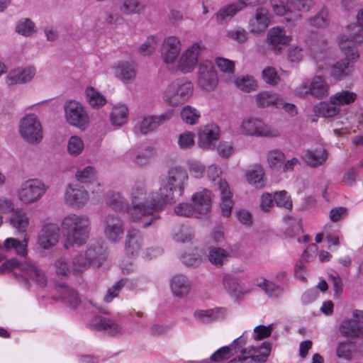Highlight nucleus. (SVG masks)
Returning <instances> with one entry per match:
<instances>
[{
  "label": "nucleus",
  "mask_w": 363,
  "mask_h": 363,
  "mask_svg": "<svg viewBox=\"0 0 363 363\" xmlns=\"http://www.w3.org/2000/svg\"><path fill=\"white\" fill-rule=\"evenodd\" d=\"M337 105L327 102H320L314 107V111L319 116L325 118L333 117L337 115L339 112V108L336 107Z\"/></svg>",
  "instance_id": "50"
},
{
  "label": "nucleus",
  "mask_w": 363,
  "mask_h": 363,
  "mask_svg": "<svg viewBox=\"0 0 363 363\" xmlns=\"http://www.w3.org/2000/svg\"><path fill=\"white\" fill-rule=\"evenodd\" d=\"M291 38L286 34V31L279 27L272 28L268 33V40L276 53H281L284 47L288 45Z\"/></svg>",
  "instance_id": "24"
},
{
  "label": "nucleus",
  "mask_w": 363,
  "mask_h": 363,
  "mask_svg": "<svg viewBox=\"0 0 363 363\" xmlns=\"http://www.w3.org/2000/svg\"><path fill=\"white\" fill-rule=\"evenodd\" d=\"M284 159V154L279 150H271L267 155V161L272 168H275L277 164L282 163Z\"/></svg>",
  "instance_id": "64"
},
{
  "label": "nucleus",
  "mask_w": 363,
  "mask_h": 363,
  "mask_svg": "<svg viewBox=\"0 0 363 363\" xmlns=\"http://www.w3.org/2000/svg\"><path fill=\"white\" fill-rule=\"evenodd\" d=\"M60 239V228L52 223L47 224L41 228L38 235L37 243L43 250L55 247Z\"/></svg>",
  "instance_id": "18"
},
{
  "label": "nucleus",
  "mask_w": 363,
  "mask_h": 363,
  "mask_svg": "<svg viewBox=\"0 0 363 363\" xmlns=\"http://www.w3.org/2000/svg\"><path fill=\"white\" fill-rule=\"evenodd\" d=\"M180 114L183 121L190 125L198 123L201 117L200 112L191 106H185L183 107Z\"/></svg>",
  "instance_id": "49"
},
{
  "label": "nucleus",
  "mask_w": 363,
  "mask_h": 363,
  "mask_svg": "<svg viewBox=\"0 0 363 363\" xmlns=\"http://www.w3.org/2000/svg\"><path fill=\"white\" fill-rule=\"evenodd\" d=\"M35 74V70L33 67L26 69H18L9 72L7 77V82L9 84L17 83H26L30 81Z\"/></svg>",
  "instance_id": "31"
},
{
  "label": "nucleus",
  "mask_w": 363,
  "mask_h": 363,
  "mask_svg": "<svg viewBox=\"0 0 363 363\" xmlns=\"http://www.w3.org/2000/svg\"><path fill=\"white\" fill-rule=\"evenodd\" d=\"M329 86L325 79L320 76L314 77L311 82L306 81L299 85L295 91L296 95L304 97L311 94L317 99L328 96Z\"/></svg>",
  "instance_id": "12"
},
{
  "label": "nucleus",
  "mask_w": 363,
  "mask_h": 363,
  "mask_svg": "<svg viewBox=\"0 0 363 363\" xmlns=\"http://www.w3.org/2000/svg\"><path fill=\"white\" fill-rule=\"evenodd\" d=\"M357 23L347 26L350 33L349 40H352L354 45L363 40V9L359 10L357 15Z\"/></svg>",
  "instance_id": "35"
},
{
  "label": "nucleus",
  "mask_w": 363,
  "mask_h": 363,
  "mask_svg": "<svg viewBox=\"0 0 363 363\" xmlns=\"http://www.w3.org/2000/svg\"><path fill=\"white\" fill-rule=\"evenodd\" d=\"M91 265L84 252L76 255L72 260L71 272L76 276H79L86 271Z\"/></svg>",
  "instance_id": "40"
},
{
  "label": "nucleus",
  "mask_w": 363,
  "mask_h": 363,
  "mask_svg": "<svg viewBox=\"0 0 363 363\" xmlns=\"http://www.w3.org/2000/svg\"><path fill=\"white\" fill-rule=\"evenodd\" d=\"M48 187L40 180L29 179L25 182L18 191V199L24 203H34L45 194Z\"/></svg>",
  "instance_id": "11"
},
{
  "label": "nucleus",
  "mask_w": 363,
  "mask_h": 363,
  "mask_svg": "<svg viewBox=\"0 0 363 363\" xmlns=\"http://www.w3.org/2000/svg\"><path fill=\"white\" fill-rule=\"evenodd\" d=\"M89 328L92 330L106 331L111 335H116L123 333L122 327L113 320L101 316H94L89 323Z\"/></svg>",
  "instance_id": "22"
},
{
  "label": "nucleus",
  "mask_w": 363,
  "mask_h": 363,
  "mask_svg": "<svg viewBox=\"0 0 363 363\" xmlns=\"http://www.w3.org/2000/svg\"><path fill=\"white\" fill-rule=\"evenodd\" d=\"M219 191L221 196L220 209L221 213L225 217H228L231 214L233 201L231 199L232 194L230 191L227 182H220Z\"/></svg>",
  "instance_id": "32"
},
{
  "label": "nucleus",
  "mask_w": 363,
  "mask_h": 363,
  "mask_svg": "<svg viewBox=\"0 0 363 363\" xmlns=\"http://www.w3.org/2000/svg\"><path fill=\"white\" fill-rule=\"evenodd\" d=\"M85 94L87 102L94 108H99L106 104L104 96L91 86L86 89Z\"/></svg>",
  "instance_id": "46"
},
{
  "label": "nucleus",
  "mask_w": 363,
  "mask_h": 363,
  "mask_svg": "<svg viewBox=\"0 0 363 363\" xmlns=\"http://www.w3.org/2000/svg\"><path fill=\"white\" fill-rule=\"evenodd\" d=\"M357 99V94L349 91H341L330 96L331 104L341 106L353 103Z\"/></svg>",
  "instance_id": "47"
},
{
  "label": "nucleus",
  "mask_w": 363,
  "mask_h": 363,
  "mask_svg": "<svg viewBox=\"0 0 363 363\" xmlns=\"http://www.w3.org/2000/svg\"><path fill=\"white\" fill-rule=\"evenodd\" d=\"M18 132L21 138L30 145L39 144L43 138L41 122L34 113L26 114L20 120Z\"/></svg>",
  "instance_id": "8"
},
{
  "label": "nucleus",
  "mask_w": 363,
  "mask_h": 363,
  "mask_svg": "<svg viewBox=\"0 0 363 363\" xmlns=\"http://www.w3.org/2000/svg\"><path fill=\"white\" fill-rule=\"evenodd\" d=\"M65 116L67 122L84 130L89 125V118L84 107L74 100L67 101L64 105Z\"/></svg>",
  "instance_id": "9"
},
{
  "label": "nucleus",
  "mask_w": 363,
  "mask_h": 363,
  "mask_svg": "<svg viewBox=\"0 0 363 363\" xmlns=\"http://www.w3.org/2000/svg\"><path fill=\"white\" fill-rule=\"evenodd\" d=\"M116 74L119 79L125 83H130L135 78V70L134 67L128 63L119 64Z\"/></svg>",
  "instance_id": "48"
},
{
  "label": "nucleus",
  "mask_w": 363,
  "mask_h": 363,
  "mask_svg": "<svg viewBox=\"0 0 363 363\" xmlns=\"http://www.w3.org/2000/svg\"><path fill=\"white\" fill-rule=\"evenodd\" d=\"M194 236L192 228L189 226L182 225L174 233L173 238L178 242H190Z\"/></svg>",
  "instance_id": "52"
},
{
  "label": "nucleus",
  "mask_w": 363,
  "mask_h": 363,
  "mask_svg": "<svg viewBox=\"0 0 363 363\" xmlns=\"http://www.w3.org/2000/svg\"><path fill=\"white\" fill-rule=\"evenodd\" d=\"M35 24L28 18L21 21L17 26L16 31L23 35L29 36L35 30Z\"/></svg>",
  "instance_id": "60"
},
{
  "label": "nucleus",
  "mask_w": 363,
  "mask_h": 363,
  "mask_svg": "<svg viewBox=\"0 0 363 363\" xmlns=\"http://www.w3.org/2000/svg\"><path fill=\"white\" fill-rule=\"evenodd\" d=\"M254 284L259 288L262 289L269 297L277 298L283 292V289L279 285L264 278H255Z\"/></svg>",
  "instance_id": "34"
},
{
  "label": "nucleus",
  "mask_w": 363,
  "mask_h": 363,
  "mask_svg": "<svg viewBox=\"0 0 363 363\" xmlns=\"http://www.w3.org/2000/svg\"><path fill=\"white\" fill-rule=\"evenodd\" d=\"M188 178V174L184 168L180 166L170 167L159 191L152 195L151 206H149L145 212L155 213L161 210L164 205L175 202V194L179 196L183 194Z\"/></svg>",
  "instance_id": "1"
},
{
  "label": "nucleus",
  "mask_w": 363,
  "mask_h": 363,
  "mask_svg": "<svg viewBox=\"0 0 363 363\" xmlns=\"http://www.w3.org/2000/svg\"><path fill=\"white\" fill-rule=\"evenodd\" d=\"M272 15L264 7L257 9L255 16L249 21V28L251 33L259 34L264 33L271 23Z\"/></svg>",
  "instance_id": "20"
},
{
  "label": "nucleus",
  "mask_w": 363,
  "mask_h": 363,
  "mask_svg": "<svg viewBox=\"0 0 363 363\" xmlns=\"http://www.w3.org/2000/svg\"><path fill=\"white\" fill-rule=\"evenodd\" d=\"M211 192L207 189L195 193L192 196L193 207L198 216L208 213L211 208Z\"/></svg>",
  "instance_id": "25"
},
{
  "label": "nucleus",
  "mask_w": 363,
  "mask_h": 363,
  "mask_svg": "<svg viewBox=\"0 0 363 363\" xmlns=\"http://www.w3.org/2000/svg\"><path fill=\"white\" fill-rule=\"evenodd\" d=\"M7 272H13L16 277L20 276L22 278L21 284L28 289L30 288L28 279H32L41 287L45 286L47 284V277L45 273L30 262H21L16 258L6 260L0 266V274Z\"/></svg>",
  "instance_id": "2"
},
{
  "label": "nucleus",
  "mask_w": 363,
  "mask_h": 363,
  "mask_svg": "<svg viewBox=\"0 0 363 363\" xmlns=\"http://www.w3.org/2000/svg\"><path fill=\"white\" fill-rule=\"evenodd\" d=\"M155 155L154 149L150 146L132 149L127 152V156L139 166L147 165L150 157Z\"/></svg>",
  "instance_id": "29"
},
{
  "label": "nucleus",
  "mask_w": 363,
  "mask_h": 363,
  "mask_svg": "<svg viewBox=\"0 0 363 363\" xmlns=\"http://www.w3.org/2000/svg\"><path fill=\"white\" fill-rule=\"evenodd\" d=\"M104 233L109 242H119L124 234L123 220L116 215L108 214L104 218Z\"/></svg>",
  "instance_id": "16"
},
{
  "label": "nucleus",
  "mask_w": 363,
  "mask_h": 363,
  "mask_svg": "<svg viewBox=\"0 0 363 363\" xmlns=\"http://www.w3.org/2000/svg\"><path fill=\"white\" fill-rule=\"evenodd\" d=\"M339 45L345 55V58L337 62L331 68V76L336 79H342L349 76L352 71L350 61L357 60L359 55L356 45L345 35L339 38Z\"/></svg>",
  "instance_id": "5"
},
{
  "label": "nucleus",
  "mask_w": 363,
  "mask_h": 363,
  "mask_svg": "<svg viewBox=\"0 0 363 363\" xmlns=\"http://www.w3.org/2000/svg\"><path fill=\"white\" fill-rule=\"evenodd\" d=\"M257 105L259 107L264 108L270 106H274L280 108L282 104V99L272 92L262 91L256 96Z\"/></svg>",
  "instance_id": "36"
},
{
  "label": "nucleus",
  "mask_w": 363,
  "mask_h": 363,
  "mask_svg": "<svg viewBox=\"0 0 363 363\" xmlns=\"http://www.w3.org/2000/svg\"><path fill=\"white\" fill-rule=\"evenodd\" d=\"M191 283L184 275L177 274L170 281V288L172 294L179 298L185 297L191 290Z\"/></svg>",
  "instance_id": "27"
},
{
  "label": "nucleus",
  "mask_w": 363,
  "mask_h": 363,
  "mask_svg": "<svg viewBox=\"0 0 363 363\" xmlns=\"http://www.w3.org/2000/svg\"><path fill=\"white\" fill-rule=\"evenodd\" d=\"M341 334L348 338L363 337V328L354 320L343 321L340 327Z\"/></svg>",
  "instance_id": "33"
},
{
  "label": "nucleus",
  "mask_w": 363,
  "mask_h": 363,
  "mask_svg": "<svg viewBox=\"0 0 363 363\" xmlns=\"http://www.w3.org/2000/svg\"><path fill=\"white\" fill-rule=\"evenodd\" d=\"M143 245V239L139 230L130 229L127 232L125 242V252L128 256L138 255Z\"/></svg>",
  "instance_id": "26"
},
{
  "label": "nucleus",
  "mask_w": 363,
  "mask_h": 363,
  "mask_svg": "<svg viewBox=\"0 0 363 363\" xmlns=\"http://www.w3.org/2000/svg\"><path fill=\"white\" fill-rule=\"evenodd\" d=\"M271 350L272 344L264 342L259 347L242 349V355L230 360L228 363H264L269 356Z\"/></svg>",
  "instance_id": "10"
},
{
  "label": "nucleus",
  "mask_w": 363,
  "mask_h": 363,
  "mask_svg": "<svg viewBox=\"0 0 363 363\" xmlns=\"http://www.w3.org/2000/svg\"><path fill=\"white\" fill-rule=\"evenodd\" d=\"M236 86L245 92H250L256 90L257 84L251 77L246 76L239 77L235 80Z\"/></svg>",
  "instance_id": "55"
},
{
  "label": "nucleus",
  "mask_w": 363,
  "mask_h": 363,
  "mask_svg": "<svg viewBox=\"0 0 363 363\" xmlns=\"http://www.w3.org/2000/svg\"><path fill=\"white\" fill-rule=\"evenodd\" d=\"M96 174L95 169L91 166H87L77 172L76 178L81 183H91L95 180Z\"/></svg>",
  "instance_id": "53"
},
{
  "label": "nucleus",
  "mask_w": 363,
  "mask_h": 363,
  "mask_svg": "<svg viewBox=\"0 0 363 363\" xmlns=\"http://www.w3.org/2000/svg\"><path fill=\"white\" fill-rule=\"evenodd\" d=\"M121 11L125 14H140L145 9V6L138 0H124Z\"/></svg>",
  "instance_id": "51"
},
{
  "label": "nucleus",
  "mask_w": 363,
  "mask_h": 363,
  "mask_svg": "<svg viewBox=\"0 0 363 363\" xmlns=\"http://www.w3.org/2000/svg\"><path fill=\"white\" fill-rule=\"evenodd\" d=\"M272 9L277 15L285 16L286 21L289 23H295L301 18L300 13L293 11L290 4L288 6L282 4H274Z\"/></svg>",
  "instance_id": "43"
},
{
  "label": "nucleus",
  "mask_w": 363,
  "mask_h": 363,
  "mask_svg": "<svg viewBox=\"0 0 363 363\" xmlns=\"http://www.w3.org/2000/svg\"><path fill=\"white\" fill-rule=\"evenodd\" d=\"M84 253L90 264L96 267H100L107 257L106 247L99 242L89 245Z\"/></svg>",
  "instance_id": "23"
},
{
  "label": "nucleus",
  "mask_w": 363,
  "mask_h": 363,
  "mask_svg": "<svg viewBox=\"0 0 363 363\" xmlns=\"http://www.w3.org/2000/svg\"><path fill=\"white\" fill-rule=\"evenodd\" d=\"M174 211L178 216H184V217H198V215L194 208L193 206L186 203H182L178 204L174 208Z\"/></svg>",
  "instance_id": "63"
},
{
  "label": "nucleus",
  "mask_w": 363,
  "mask_h": 363,
  "mask_svg": "<svg viewBox=\"0 0 363 363\" xmlns=\"http://www.w3.org/2000/svg\"><path fill=\"white\" fill-rule=\"evenodd\" d=\"M228 253L220 247H213L209 251V261L216 265L221 266L223 262L228 258Z\"/></svg>",
  "instance_id": "54"
},
{
  "label": "nucleus",
  "mask_w": 363,
  "mask_h": 363,
  "mask_svg": "<svg viewBox=\"0 0 363 363\" xmlns=\"http://www.w3.org/2000/svg\"><path fill=\"white\" fill-rule=\"evenodd\" d=\"M84 149V143L79 136H72L68 140L67 150L71 155H78Z\"/></svg>",
  "instance_id": "59"
},
{
  "label": "nucleus",
  "mask_w": 363,
  "mask_h": 363,
  "mask_svg": "<svg viewBox=\"0 0 363 363\" xmlns=\"http://www.w3.org/2000/svg\"><path fill=\"white\" fill-rule=\"evenodd\" d=\"M107 203L115 211H125L130 220L140 222L143 227L150 225L153 220L154 213L145 212L149 206H145L143 204H135L129 206L119 193H109L107 196Z\"/></svg>",
  "instance_id": "4"
},
{
  "label": "nucleus",
  "mask_w": 363,
  "mask_h": 363,
  "mask_svg": "<svg viewBox=\"0 0 363 363\" xmlns=\"http://www.w3.org/2000/svg\"><path fill=\"white\" fill-rule=\"evenodd\" d=\"M242 9L238 4H231L221 8L216 13V21L220 24H223L229 21L235 13Z\"/></svg>",
  "instance_id": "42"
},
{
  "label": "nucleus",
  "mask_w": 363,
  "mask_h": 363,
  "mask_svg": "<svg viewBox=\"0 0 363 363\" xmlns=\"http://www.w3.org/2000/svg\"><path fill=\"white\" fill-rule=\"evenodd\" d=\"M327 157L328 153L326 150L322 147L314 150H307L303 156L306 162L311 167L322 164L325 162Z\"/></svg>",
  "instance_id": "37"
},
{
  "label": "nucleus",
  "mask_w": 363,
  "mask_h": 363,
  "mask_svg": "<svg viewBox=\"0 0 363 363\" xmlns=\"http://www.w3.org/2000/svg\"><path fill=\"white\" fill-rule=\"evenodd\" d=\"M61 228L68 242L81 246L89 239L91 222L85 215L69 213L62 219Z\"/></svg>",
  "instance_id": "3"
},
{
  "label": "nucleus",
  "mask_w": 363,
  "mask_h": 363,
  "mask_svg": "<svg viewBox=\"0 0 363 363\" xmlns=\"http://www.w3.org/2000/svg\"><path fill=\"white\" fill-rule=\"evenodd\" d=\"M311 26L317 28H324L329 25L330 18L327 7L323 6L313 17L308 18Z\"/></svg>",
  "instance_id": "44"
},
{
  "label": "nucleus",
  "mask_w": 363,
  "mask_h": 363,
  "mask_svg": "<svg viewBox=\"0 0 363 363\" xmlns=\"http://www.w3.org/2000/svg\"><path fill=\"white\" fill-rule=\"evenodd\" d=\"M56 290L59 293L58 298L54 297L55 300L60 299L72 308H76L80 303L78 294L72 289L65 284H59L56 286Z\"/></svg>",
  "instance_id": "30"
},
{
  "label": "nucleus",
  "mask_w": 363,
  "mask_h": 363,
  "mask_svg": "<svg viewBox=\"0 0 363 363\" xmlns=\"http://www.w3.org/2000/svg\"><path fill=\"white\" fill-rule=\"evenodd\" d=\"M220 129L216 124H208L202 127L199 133V145L203 149L213 147L219 139Z\"/></svg>",
  "instance_id": "21"
},
{
  "label": "nucleus",
  "mask_w": 363,
  "mask_h": 363,
  "mask_svg": "<svg viewBox=\"0 0 363 363\" xmlns=\"http://www.w3.org/2000/svg\"><path fill=\"white\" fill-rule=\"evenodd\" d=\"M193 84L184 78L171 82L163 93V100L169 106L176 107L184 104L192 95Z\"/></svg>",
  "instance_id": "7"
},
{
  "label": "nucleus",
  "mask_w": 363,
  "mask_h": 363,
  "mask_svg": "<svg viewBox=\"0 0 363 363\" xmlns=\"http://www.w3.org/2000/svg\"><path fill=\"white\" fill-rule=\"evenodd\" d=\"M235 352H234L232 347L229 346H224L217 350L210 357L212 362H220L230 359Z\"/></svg>",
  "instance_id": "56"
},
{
  "label": "nucleus",
  "mask_w": 363,
  "mask_h": 363,
  "mask_svg": "<svg viewBox=\"0 0 363 363\" xmlns=\"http://www.w3.org/2000/svg\"><path fill=\"white\" fill-rule=\"evenodd\" d=\"M262 78L267 84L271 85H276L280 81L279 76L276 69L272 67H267L263 69Z\"/></svg>",
  "instance_id": "62"
},
{
  "label": "nucleus",
  "mask_w": 363,
  "mask_h": 363,
  "mask_svg": "<svg viewBox=\"0 0 363 363\" xmlns=\"http://www.w3.org/2000/svg\"><path fill=\"white\" fill-rule=\"evenodd\" d=\"M240 129L243 134L251 136H278V133L276 130H271L262 120L256 118L244 119L240 125Z\"/></svg>",
  "instance_id": "13"
},
{
  "label": "nucleus",
  "mask_w": 363,
  "mask_h": 363,
  "mask_svg": "<svg viewBox=\"0 0 363 363\" xmlns=\"http://www.w3.org/2000/svg\"><path fill=\"white\" fill-rule=\"evenodd\" d=\"M274 200L276 205L279 207L286 209H291L292 208V201L286 191L275 192Z\"/></svg>",
  "instance_id": "58"
},
{
  "label": "nucleus",
  "mask_w": 363,
  "mask_h": 363,
  "mask_svg": "<svg viewBox=\"0 0 363 363\" xmlns=\"http://www.w3.org/2000/svg\"><path fill=\"white\" fill-rule=\"evenodd\" d=\"M9 221L13 228L18 233L23 234V239L20 241L16 238H7L4 242V249L14 250L18 255L23 256L27 252L28 239L26 232L29 224V219L25 212L18 210L13 213Z\"/></svg>",
  "instance_id": "6"
},
{
  "label": "nucleus",
  "mask_w": 363,
  "mask_h": 363,
  "mask_svg": "<svg viewBox=\"0 0 363 363\" xmlns=\"http://www.w3.org/2000/svg\"><path fill=\"white\" fill-rule=\"evenodd\" d=\"M128 116V108L125 104H118L113 107L110 121L113 125L121 126L126 123Z\"/></svg>",
  "instance_id": "38"
},
{
  "label": "nucleus",
  "mask_w": 363,
  "mask_h": 363,
  "mask_svg": "<svg viewBox=\"0 0 363 363\" xmlns=\"http://www.w3.org/2000/svg\"><path fill=\"white\" fill-rule=\"evenodd\" d=\"M201 50V46L198 43L189 46L179 58L177 69L184 74L191 72L198 63Z\"/></svg>",
  "instance_id": "17"
},
{
  "label": "nucleus",
  "mask_w": 363,
  "mask_h": 363,
  "mask_svg": "<svg viewBox=\"0 0 363 363\" xmlns=\"http://www.w3.org/2000/svg\"><path fill=\"white\" fill-rule=\"evenodd\" d=\"M218 77L213 63L206 60L199 65L198 84L206 91L213 90L218 84Z\"/></svg>",
  "instance_id": "14"
},
{
  "label": "nucleus",
  "mask_w": 363,
  "mask_h": 363,
  "mask_svg": "<svg viewBox=\"0 0 363 363\" xmlns=\"http://www.w3.org/2000/svg\"><path fill=\"white\" fill-rule=\"evenodd\" d=\"M130 197L132 199L133 205L137 204L136 202L139 200L143 199L146 195V189L145 184L143 182H136L132 187L130 191ZM155 193H153L155 194ZM152 195V194H151ZM152 196H150V198ZM138 204H143V203H139ZM145 206H151V199L150 201H147L145 203H143Z\"/></svg>",
  "instance_id": "45"
},
{
  "label": "nucleus",
  "mask_w": 363,
  "mask_h": 363,
  "mask_svg": "<svg viewBox=\"0 0 363 363\" xmlns=\"http://www.w3.org/2000/svg\"><path fill=\"white\" fill-rule=\"evenodd\" d=\"M264 174L263 168L259 165H255L247 171L245 175L249 184L257 189H260L264 186Z\"/></svg>",
  "instance_id": "39"
},
{
  "label": "nucleus",
  "mask_w": 363,
  "mask_h": 363,
  "mask_svg": "<svg viewBox=\"0 0 363 363\" xmlns=\"http://www.w3.org/2000/svg\"><path fill=\"white\" fill-rule=\"evenodd\" d=\"M64 199L67 206L74 209H81L88 202L89 195L83 187L69 184L65 189Z\"/></svg>",
  "instance_id": "15"
},
{
  "label": "nucleus",
  "mask_w": 363,
  "mask_h": 363,
  "mask_svg": "<svg viewBox=\"0 0 363 363\" xmlns=\"http://www.w3.org/2000/svg\"><path fill=\"white\" fill-rule=\"evenodd\" d=\"M227 36L239 43H242L247 40L248 33L245 29L238 27L228 30Z\"/></svg>",
  "instance_id": "61"
},
{
  "label": "nucleus",
  "mask_w": 363,
  "mask_h": 363,
  "mask_svg": "<svg viewBox=\"0 0 363 363\" xmlns=\"http://www.w3.org/2000/svg\"><path fill=\"white\" fill-rule=\"evenodd\" d=\"M313 0H291L290 5L294 12H308L314 6Z\"/></svg>",
  "instance_id": "57"
},
{
  "label": "nucleus",
  "mask_w": 363,
  "mask_h": 363,
  "mask_svg": "<svg viewBox=\"0 0 363 363\" xmlns=\"http://www.w3.org/2000/svg\"><path fill=\"white\" fill-rule=\"evenodd\" d=\"M182 49L179 39L176 36H169L164 39L161 54L164 62L167 65L173 64L177 59Z\"/></svg>",
  "instance_id": "19"
},
{
  "label": "nucleus",
  "mask_w": 363,
  "mask_h": 363,
  "mask_svg": "<svg viewBox=\"0 0 363 363\" xmlns=\"http://www.w3.org/2000/svg\"><path fill=\"white\" fill-rule=\"evenodd\" d=\"M170 113H165L159 116L143 117L137 123V127L143 134H147L154 130L157 126L169 120Z\"/></svg>",
  "instance_id": "28"
},
{
  "label": "nucleus",
  "mask_w": 363,
  "mask_h": 363,
  "mask_svg": "<svg viewBox=\"0 0 363 363\" xmlns=\"http://www.w3.org/2000/svg\"><path fill=\"white\" fill-rule=\"evenodd\" d=\"M196 319L203 323H211L221 316V310L218 308L208 310H196L194 313Z\"/></svg>",
  "instance_id": "41"
}]
</instances>
